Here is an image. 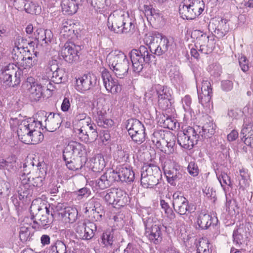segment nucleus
<instances>
[{"instance_id": "28", "label": "nucleus", "mask_w": 253, "mask_h": 253, "mask_svg": "<svg viewBox=\"0 0 253 253\" xmlns=\"http://www.w3.org/2000/svg\"><path fill=\"white\" fill-rule=\"evenodd\" d=\"M17 192L20 200H23L31 197L33 193L32 186L29 183H27L25 178H23L19 185Z\"/></svg>"}, {"instance_id": "1", "label": "nucleus", "mask_w": 253, "mask_h": 253, "mask_svg": "<svg viewBox=\"0 0 253 253\" xmlns=\"http://www.w3.org/2000/svg\"><path fill=\"white\" fill-rule=\"evenodd\" d=\"M144 41L150 52L145 46L141 45L139 49H133L129 53L133 71L137 73L142 70L145 64L149 63L155 57L153 54L161 55L169 46L168 39L159 33L146 35Z\"/></svg>"}, {"instance_id": "60", "label": "nucleus", "mask_w": 253, "mask_h": 253, "mask_svg": "<svg viewBox=\"0 0 253 253\" xmlns=\"http://www.w3.org/2000/svg\"><path fill=\"white\" fill-rule=\"evenodd\" d=\"M75 132L77 135L79 139L85 142H88V131H84L83 129L74 128Z\"/></svg>"}, {"instance_id": "32", "label": "nucleus", "mask_w": 253, "mask_h": 253, "mask_svg": "<svg viewBox=\"0 0 253 253\" xmlns=\"http://www.w3.org/2000/svg\"><path fill=\"white\" fill-rule=\"evenodd\" d=\"M209 42V37L206 33L197 40L196 44L199 45V51L201 53L207 54L211 51V47L208 44Z\"/></svg>"}, {"instance_id": "62", "label": "nucleus", "mask_w": 253, "mask_h": 253, "mask_svg": "<svg viewBox=\"0 0 253 253\" xmlns=\"http://www.w3.org/2000/svg\"><path fill=\"white\" fill-rule=\"evenodd\" d=\"M187 169L189 173L193 176H197L199 172L198 167L194 162H190L189 163Z\"/></svg>"}, {"instance_id": "10", "label": "nucleus", "mask_w": 253, "mask_h": 253, "mask_svg": "<svg viewBox=\"0 0 253 253\" xmlns=\"http://www.w3.org/2000/svg\"><path fill=\"white\" fill-rule=\"evenodd\" d=\"M37 210L38 212L33 217V219L35 218L34 223H36L41 228H47L52 222L54 214L50 210V206L48 207L46 206L43 209L38 207Z\"/></svg>"}, {"instance_id": "40", "label": "nucleus", "mask_w": 253, "mask_h": 253, "mask_svg": "<svg viewBox=\"0 0 253 253\" xmlns=\"http://www.w3.org/2000/svg\"><path fill=\"white\" fill-rule=\"evenodd\" d=\"M61 6L63 11L69 15L75 13L78 9V6L71 0H62Z\"/></svg>"}, {"instance_id": "25", "label": "nucleus", "mask_w": 253, "mask_h": 253, "mask_svg": "<svg viewBox=\"0 0 253 253\" xmlns=\"http://www.w3.org/2000/svg\"><path fill=\"white\" fill-rule=\"evenodd\" d=\"M35 39L42 45H46L51 42L53 34L50 30L39 28L34 32Z\"/></svg>"}, {"instance_id": "31", "label": "nucleus", "mask_w": 253, "mask_h": 253, "mask_svg": "<svg viewBox=\"0 0 253 253\" xmlns=\"http://www.w3.org/2000/svg\"><path fill=\"white\" fill-rule=\"evenodd\" d=\"M129 135H133L136 131L141 132V130L145 129L144 125L137 119H129L126 125Z\"/></svg>"}, {"instance_id": "64", "label": "nucleus", "mask_w": 253, "mask_h": 253, "mask_svg": "<svg viewBox=\"0 0 253 253\" xmlns=\"http://www.w3.org/2000/svg\"><path fill=\"white\" fill-rule=\"evenodd\" d=\"M183 107L185 111L190 112L191 111V104L192 99L190 96L186 95L182 99Z\"/></svg>"}, {"instance_id": "16", "label": "nucleus", "mask_w": 253, "mask_h": 253, "mask_svg": "<svg viewBox=\"0 0 253 253\" xmlns=\"http://www.w3.org/2000/svg\"><path fill=\"white\" fill-rule=\"evenodd\" d=\"M112 176L117 181H121L130 182L135 178V173L130 167L122 166L117 168L116 170H112Z\"/></svg>"}, {"instance_id": "6", "label": "nucleus", "mask_w": 253, "mask_h": 253, "mask_svg": "<svg viewBox=\"0 0 253 253\" xmlns=\"http://www.w3.org/2000/svg\"><path fill=\"white\" fill-rule=\"evenodd\" d=\"M204 8L202 0H184L179 5V12L183 19L193 20L202 13Z\"/></svg>"}, {"instance_id": "19", "label": "nucleus", "mask_w": 253, "mask_h": 253, "mask_svg": "<svg viewBox=\"0 0 253 253\" xmlns=\"http://www.w3.org/2000/svg\"><path fill=\"white\" fill-rule=\"evenodd\" d=\"M19 49V47H17L13 49V59L16 61L17 63L19 64V65L24 69L31 68L36 63V55H35L33 57H25L21 54V52L17 55Z\"/></svg>"}, {"instance_id": "22", "label": "nucleus", "mask_w": 253, "mask_h": 253, "mask_svg": "<svg viewBox=\"0 0 253 253\" xmlns=\"http://www.w3.org/2000/svg\"><path fill=\"white\" fill-rule=\"evenodd\" d=\"M44 165L45 164L43 163L38 162L37 166L39 169V171L37 172L38 175L35 177H33L31 180L30 177H28V181L33 187H41L43 185L46 175V170L44 168Z\"/></svg>"}, {"instance_id": "35", "label": "nucleus", "mask_w": 253, "mask_h": 253, "mask_svg": "<svg viewBox=\"0 0 253 253\" xmlns=\"http://www.w3.org/2000/svg\"><path fill=\"white\" fill-rule=\"evenodd\" d=\"M84 118L79 120L77 124V126L75 128L83 129L84 131H89L93 129V127H96L95 125L91 123L90 118L86 116V114H83Z\"/></svg>"}, {"instance_id": "63", "label": "nucleus", "mask_w": 253, "mask_h": 253, "mask_svg": "<svg viewBox=\"0 0 253 253\" xmlns=\"http://www.w3.org/2000/svg\"><path fill=\"white\" fill-rule=\"evenodd\" d=\"M10 188V183L8 181L0 180V194L8 195Z\"/></svg>"}, {"instance_id": "51", "label": "nucleus", "mask_w": 253, "mask_h": 253, "mask_svg": "<svg viewBox=\"0 0 253 253\" xmlns=\"http://www.w3.org/2000/svg\"><path fill=\"white\" fill-rule=\"evenodd\" d=\"M85 212L94 211L100 207V203L97 199L92 198L85 203Z\"/></svg>"}, {"instance_id": "12", "label": "nucleus", "mask_w": 253, "mask_h": 253, "mask_svg": "<svg viewBox=\"0 0 253 253\" xmlns=\"http://www.w3.org/2000/svg\"><path fill=\"white\" fill-rule=\"evenodd\" d=\"M172 206L174 211L180 215L186 214L187 212L194 211L188 204V201L182 193L177 191L173 195Z\"/></svg>"}, {"instance_id": "34", "label": "nucleus", "mask_w": 253, "mask_h": 253, "mask_svg": "<svg viewBox=\"0 0 253 253\" xmlns=\"http://www.w3.org/2000/svg\"><path fill=\"white\" fill-rule=\"evenodd\" d=\"M33 228L28 224L22 225L20 227L19 237L23 243L30 241L33 235Z\"/></svg>"}, {"instance_id": "13", "label": "nucleus", "mask_w": 253, "mask_h": 253, "mask_svg": "<svg viewBox=\"0 0 253 253\" xmlns=\"http://www.w3.org/2000/svg\"><path fill=\"white\" fill-rule=\"evenodd\" d=\"M97 77L91 74H84L76 79V89L81 93L89 90L96 84Z\"/></svg>"}, {"instance_id": "4", "label": "nucleus", "mask_w": 253, "mask_h": 253, "mask_svg": "<svg viewBox=\"0 0 253 253\" xmlns=\"http://www.w3.org/2000/svg\"><path fill=\"white\" fill-rule=\"evenodd\" d=\"M107 60L110 69L117 78L124 79L126 76L129 62L123 52L119 50L111 52L107 57Z\"/></svg>"}, {"instance_id": "23", "label": "nucleus", "mask_w": 253, "mask_h": 253, "mask_svg": "<svg viewBox=\"0 0 253 253\" xmlns=\"http://www.w3.org/2000/svg\"><path fill=\"white\" fill-rule=\"evenodd\" d=\"M164 172L168 182L171 185H175L176 182L182 178V173L179 166H175L168 169H165Z\"/></svg>"}, {"instance_id": "42", "label": "nucleus", "mask_w": 253, "mask_h": 253, "mask_svg": "<svg viewBox=\"0 0 253 253\" xmlns=\"http://www.w3.org/2000/svg\"><path fill=\"white\" fill-rule=\"evenodd\" d=\"M106 108L102 104L97 103V107L94 112V118L97 124H101V120L106 117Z\"/></svg>"}, {"instance_id": "37", "label": "nucleus", "mask_w": 253, "mask_h": 253, "mask_svg": "<svg viewBox=\"0 0 253 253\" xmlns=\"http://www.w3.org/2000/svg\"><path fill=\"white\" fill-rule=\"evenodd\" d=\"M90 4L94 10L102 13L105 12L110 4V0H90Z\"/></svg>"}, {"instance_id": "30", "label": "nucleus", "mask_w": 253, "mask_h": 253, "mask_svg": "<svg viewBox=\"0 0 253 253\" xmlns=\"http://www.w3.org/2000/svg\"><path fill=\"white\" fill-rule=\"evenodd\" d=\"M60 214L65 222L72 223L77 219L78 212L76 208L68 207L65 208L63 212Z\"/></svg>"}, {"instance_id": "7", "label": "nucleus", "mask_w": 253, "mask_h": 253, "mask_svg": "<svg viewBox=\"0 0 253 253\" xmlns=\"http://www.w3.org/2000/svg\"><path fill=\"white\" fill-rule=\"evenodd\" d=\"M199 139V136L192 127H188L187 129L178 132L177 134L178 144L185 149H192Z\"/></svg>"}, {"instance_id": "14", "label": "nucleus", "mask_w": 253, "mask_h": 253, "mask_svg": "<svg viewBox=\"0 0 253 253\" xmlns=\"http://www.w3.org/2000/svg\"><path fill=\"white\" fill-rule=\"evenodd\" d=\"M101 78L103 84L108 92L116 94L121 91L122 88L117 79L112 78L109 72L103 69L101 72Z\"/></svg>"}, {"instance_id": "43", "label": "nucleus", "mask_w": 253, "mask_h": 253, "mask_svg": "<svg viewBox=\"0 0 253 253\" xmlns=\"http://www.w3.org/2000/svg\"><path fill=\"white\" fill-rule=\"evenodd\" d=\"M164 133L162 131H156L152 134L151 139L153 143L160 149L162 145L166 143V140L164 138Z\"/></svg>"}, {"instance_id": "59", "label": "nucleus", "mask_w": 253, "mask_h": 253, "mask_svg": "<svg viewBox=\"0 0 253 253\" xmlns=\"http://www.w3.org/2000/svg\"><path fill=\"white\" fill-rule=\"evenodd\" d=\"M160 205L162 208L165 211L167 214V216L170 218H172L175 216L174 213L173 212L171 209L169 207V205L164 200H161Z\"/></svg>"}, {"instance_id": "5", "label": "nucleus", "mask_w": 253, "mask_h": 253, "mask_svg": "<svg viewBox=\"0 0 253 253\" xmlns=\"http://www.w3.org/2000/svg\"><path fill=\"white\" fill-rule=\"evenodd\" d=\"M161 176V171L158 166L145 165L142 168L141 184L145 188H153L159 184Z\"/></svg>"}, {"instance_id": "56", "label": "nucleus", "mask_w": 253, "mask_h": 253, "mask_svg": "<svg viewBox=\"0 0 253 253\" xmlns=\"http://www.w3.org/2000/svg\"><path fill=\"white\" fill-rule=\"evenodd\" d=\"M175 142L174 141H169L166 140V143L162 145L160 150L166 154H169L173 153L174 151V146Z\"/></svg>"}, {"instance_id": "46", "label": "nucleus", "mask_w": 253, "mask_h": 253, "mask_svg": "<svg viewBox=\"0 0 253 253\" xmlns=\"http://www.w3.org/2000/svg\"><path fill=\"white\" fill-rule=\"evenodd\" d=\"M209 245L210 243L207 238H200L196 245V253L211 252L209 248Z\"/></svg>"}, {"instance_id": "18", "label": "nucleus", "mask_w": 253, "mask_h": 253, "mask_svg": "<svg viewBox=\"0 0 253 253\" xmlns=\"http://www.w3.org/2000/svg\"><path fill=\"white\" fill-rule=\"evenodd\" d=\"M228 21L222 18L220 20H214L209 24V28L214 30L216 37L219 39L222 38L229 32V25Z\"/></svg>"}, {"instance_id": "36", "label": "nucleus", "mask_w": 253, "mask_h": 253, "mask_svg": "<svg viewBox=\"0 0 253 253\" xmlns=\"http://www.w3.org/2000/svg\"><path fill=\"white\" fill-rule=\"evenodd\" d=\"M214 219L211 215L204 212H201L197 219L199 226L202 229H207L212 224Z\"/></svg>"}, {"instance_id": "48", "label": "nucleus", "mask_w": 253, "mask_h": 253, "mask_svg": "<svg viewBox=\"0 0 253 253\" xmlns=\"http://www.w3.org/2000/svg\"><path fill=\"white\" fill-rule=\"evenodd\" d=\"M50 73L52 75L51 77H50L49 80L55 84L61 83L65 80V72L62 69H58V70Z\"/></svg>"}, {"instance_id": "57", "label": "nucleus", "mask_w": 253, "mask_h": 253, "mask_svg": "<svg viewBox=\"0 0 253 253\" xmlns=\"http://www.w3.org/2000/svg\"><path fill=\"white\" fill-rule=\"evenodd\" d=\"M102 240L103 243L105 246H113L114 240L112 232L110 231H107L104 232L102 236Z\"/></svg>"}, {"instance_id": "24", "label": "nucleus", "mask_w": 253, "mask_h": 253, "mask_svg": "<svg viewBox=\"0 0 253 253\" xmlns=\"http://www.w3.org/2000/svg\"><path fill=\"white\" fill-rule=\"evenodd\" d=\"M146 235L151 242L159 244L162 240L161 226L159 224L153 225L151 228H146Z\"/></svg>"}, {"instance_id": "39", "label": "nucleus", "mask_w": 253, "mask_h": 253, "mask_svg": "<svg viewBox=\"0 0 253 253\" xmlns=\"http://www.w3.org/2000/svg\"><path fill=\"white\" fill-rule=\"evenodd\" d=\"M63 159L65 161L66 166L70 170H77L81 169L83 166L81 158H77L75 159L70 157L69 159L63 157Z\"/></svg>"}, {"instance_id": "45", "label": "nucleus", "mask_w": 253, "mask_h": 253, "mask_svg": "<svg viewBox=\"0 0 253 253\" xmlns=\"http://www.w3.org/2000/svg\"><path fill=\"white\" fill-rule=\"evenodd\" d=\"M48 253H67L66 246L64 242L58 240L50 247Z\"/></svg>"}, {"instance_id": "3", "label": "nucleus", "mask_w": 253, "mask_h": 253, "mask_svg": "<svg viewBox=\"0 0 253 253\" xmlns=\"http://www.w3.org/2000/svg\"><path fill=\"white\" fill-rule=\"evenodd\" d=\"M107 26L111 31L119 34L132 32L135 28L134 20L123 10L114 11L109 15Z\"/></svg>"}, {"instance_id": "58", "label": "nucleus", "mask_w": 253, "mask_h": 253, "mask_svg": "<svg viewBox=\"0 0 253 253\" xmlns=\"http://www.w3.org/2000/svg\"><path fill=\"white\" fill-rule=\"evenodd\" d=\"M164 127L173 130L176 128V120L169 117H167L165 119L162 120Z\"/></svg>"}, {"instance_id": "2", "label": "nucleus", "mask_w": 253, "mask_h": 253, "mask_svg": "<svg viewBox=\"0 0 253 253\" xmlns=\"http://www.w3.org/2000/svg\"><path fill=\"white\" fill-rule=\"evenodd\" d=\"M42 126L41 121H32L31 119L22 120L18 125L17 130L19 139L25 144L39 143L43 139V135L40 131Z\"/></svg>"}, {"instance_id": "41", "label": "nucleus", "mask_w": 253, "mask_h": 253, "mask_svg": "<svg viewBox=\"0 0 253 253\" xmlns=\"http://www.w3.org/2000/svg\"><path fill=\"white\" fill-rule=\"evenodd\" d=\"M74 25L71 20H64L61 28V33L65 37H70L74 32Z\"/></svg>"}, {"instance_id": "27", "label": "nucleus", "mask_w": 253, "mask_h": 253, "mask_svg": "<svg viewBox=\"0 0 253 253\" xmlns=\"http://www.w3.org/2000/svg\"><path fill=\"white\" fill-rule=\"evenodd\" d=\"M1 73H6L11 76H14L15 84H19L20 82V76L22 75L23 72L14 64H9L7 66L4 67L1 70Z\"/></svg>"}, {"instance_id": "50", "label": "nucleus", "mask_w": 253, "mask_h": 253, "mask_svg": "<svg viewBox=\"0 0 253 253\" xmlns=\"http://www.w3.org/2000/svg\"><path fill=\"white\" fill-rule=\"evenodd\" d=\"M57 64L56 60H51L49 61L47 68H46V77L47 79L49 80L50 77H51L52 74L50 73H53L54 71H56L58 69H60Z\"/></svg>"}, {"instance_id": "61", "label": "nucleus", "mask_w": 253, "mask_h": 253, "mask_svg": "<svg viewBox=\"0 0 253 253\" xmlns=\"http://www.w3.org/2000/svg\"><path fill=\"white\" fill-rule=\"evenodd\" d=\"M171 100L172 99H162L158 100V105L160 109L163 110H167L169 109H171Z\"/></svg>"}, {"instance_id": "29", "label": "nucleus", "mask_w": 253, "mask_h": 253, "mask_svg": "<svg viewBox=\"0 0 253 253\" xmlns=\"http://www.w3.org/2000/svg\"><path fill=\"white\" fill-rule=\"evenodd\" d=\"M112 170H110L104 173L96 180V185L101 189H104L109 187L113 181H116L114 176H112Z\"/></svg>"}, {"instance_id": "47", "label": "nucleus", "mask_w": 253, "mask_h": 253, "mask_svg": "<svg viewBox=\"0 0 253 253\" xmlns=\"http://www.w3.org/2000/svg\"><path fill=\"white\" fill-rule=\"evenodd\" d=\"M157 92L158 96V100H160L161 97L162 99L164 100L172 99V90L169 88L160 85L157 88Z\"/></svg>"}, {"instance_id": "20", "label": "nucleus", "mask_w": 253, "mask_h": 253, "mask_svg": "<svg viewBox=\"0 0 253 253\" xmlns=\"http://www.w3.org/2000/svg\"><path fill=\"white\" fill-rule=\"evenodd\" d=\"M215 125L212 121L209 120L203 126H196L193 128L196 130V132L198 133L200 139L201 137L202 138H208L211 137L215 132Z\"/></svg>"}, {"instance_id": "55", "label": "nucleus", "mask_w": 253, "mask_h": 253, "mask_svg": "<svg viewBox=\"0 0 253 253\" xmlns=\"http://www.w3.org/2000/svg\"><path fill=\"white\" fill-rule=\"evenodd\" d=\"M129 136L134 142L138 144H140L142 143L145 140V129L141 130V132H139V131H136L135 132V134L134 133L133 134V135Z\"/></svg>"}, {"instance_id": "15", "label": "nucleus", "mask_w": 253, "mask_h": 253, "mask_svg": "<svg viewBox=\"0 0 253 253\" xmlns=\"http://www.w3.org/2000/svg\"><path fill=\"white\" fill-rule=\"evenodd\" d=\"M105 201L109 204L123 206L122 201L126 193L120 188H111L103 192Z\"/></svg>"}, {"instance_id": "9", "label": "nucleus", "mask_w": 253, "mask_h": 253, "mask_svg": "<svg viewBox=\"0 0 253 253\" xmlns=\"http://www.w3.org/2000/svg\"><path fill=\"white\" fill-rule=\"evenodd\" d=\"M24 85L27 88L29 97L31 101H39L43 96V87L41 84L37 83L34 78L28 77Z\"/></svg>"}, {"instance_id": "49", "label": "nucleus", "mask_w": 253, "mask_h": 253, "mask_svg": "<svg viewBox=\"0 0 253 253\" xmlns=\"http://www.w3.org/2000/svg\"><path fill=\"white\" fill-rule=\"evenodd\" d=\"M26 12L31 14H38L41 11V8L32 2H27L24 5Z\"/></svg>"}, {"instance_id": "54", "label": "nucleus", "mask_w": 253, "mask_h": 253, "mask_svg": "<svg viewBox=\"0 0 253 253\" xmlns=\"http://www.w3.org/2000/svg\"><path fill=\"white\" fill-rule=\"evenodd\" d=\"M217 176V179L219 180L221 187L225 190V185H227L229 187H232V183L230 176L226 173H221V174Z\"/></svg>"}, {"instance_id": "17", "label": "nucleus", "mask_w": 253, "mask_h": 253, "mask_svg": "<svg viewBox=\"0 0 253 253\" xmlns=\"http://www.w3.org/2000/svg\"><path fill=\"white\" fill-rule=\"evenodd\" d=\"M85 152L84 146L77 141L70 142L65 147L63 154V157L70 158L73 156L81 157L84 155Z\"/></svg>"}, {"instance_id": "38", "label": "nucleus", "mask_w": 253, "mask_h": 253, "mask_svg": "<svg viewBox=\"0 0 253 253\" xmlns=\"http://www.w3.org/2000/svg\"><path fill=\"white\" fill-rule=\"evenodd\" d=\"M144 11L145 16L148 19L155 21H159L161 18L160 14L158 10L153 8L151 5H144Z\"/></svg>"}, {"instance_id": "33", "label": "nucleus", "mask_w": 253, "mask_h": 253, "mask_svg": "<svg viewBox=\"0 0 253 253\" xmlns=\"http://www.w3.org/2000/svg\"><path fill=\"white\" fill-rule=\"evenodd\" d=\"M105 166L104 159L100 154H97L90 160V167L94 172H100Z\"/></svg>"}, {"instance_id": "52", "label": "nucleus", "mask_w": 253, "mask_h": 253, "mask_svg": "<svg viewBox=\"0 0 253 253\" xmlns=\"http://www.w3.org/2000/svg\"><path fill=\"white\" fill-rule=\"evenodd\" d=\"M93 228L96 229L95 225L89 223L86 227L85 231L82 235L81 238L85 240H89L92 238L94 236Z\"/></svg>"}, {"instance_id": "53", "label": "nucleus", "mask_w": 253, "mask_h": 253, "mask_svg": "<svg viewBox=\"0 0 253 253\" xmlns=\"http://www.w3.org/2000/svg\"><path fill=\"white\" fill-rule=\"evenodd\" d=\"M0 78L3 81V83H5L9 86H14L19 84H15L16 82H15L14 76L6 74V73L5 74L1 73Z\"/></svg>"}, {"instance_id": "8", "label": "nucleus", "mask_w": 253, "mask_h": 253, "mask_svg": "<svg viewBox=\"0 0 253 253\" xmlns=\"http://www.w3.org/2000/svg\"><path fill=\"white\" fill-rule=\"evenodd\" d=\"M197 92L199 102L206 108H210V102L212 94L211 84L208 80H203L201 85H199L198 81Z\"/></svg>"}, {"instance_id": "26", "label": "nucleus", "mask_w": 253, "mask_h": 253, "mask_svg": "<svg viewBox=\"0 0 253 253\" xmlns=\"http://www.w3.org/2000/svg\"><path fill=\"white\" fill-rule=\"evenodd\" d=\"M16 158L14 156L9 155L4 157L0 155V169L14 171L16 169Z\"/></svg>"}, {"instance_id": "11", "label": "nucleus", "mask_w": 253, "mask_h": 253, "mask_svg": "<svg viewBox=\"0 0 253 253\" xmlns=\"http://www.w3.org/2000/svg\"><path fill=\"white\" fill-rule=\"evenodd\" d=\"M81 47L73 43H66L60 51V55L70 63L79 60Z\"/></svg>"}, {"instance_id": "21", "label": "nucleus", "mask_w": 253, "mask_h": 253, "mask_svg": "<svg viewBox=\"0 0 253 253\" xmlns=\"http://www.w3.org/2000/svg\"><path fill=\"white\" fill-rule=\"evenodd\" d=\"M44 120V127L50 132H53L59 128L62 122L61 117L59 114L50 113Z\"/></svg>"}, {"instance_id": "44", "label": "nucleus", "mask_w": 253, "mask_h": 253, "mask_svg": "<svg viewBox=\"0 0 253 253\" xmlns=\"http://www.w3.org/2000/svg\"><path fill=\"white\" fill-rule=\"evenodd\" d=\"M245 235V230L243 227H240L235 230L233 233V243L237 246L240 247L242 244Z\"/></svg>"}]
</instances>
